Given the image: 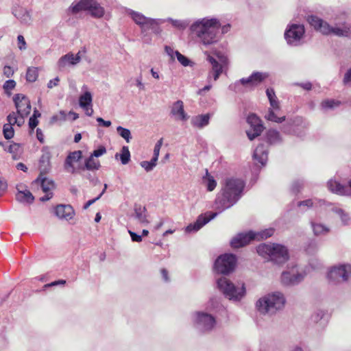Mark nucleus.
<instances>
[{"mask_svg":"<svg viewBox=\"0 0 351 351\" xmlns=\"http://www.w3.org/2000/svg\"><path fill=\"white\" fill-rule=\"evenodd\" d=\"M5 150L12 154L14 160H18L21 153V147L19 144L13 143L5 148Z\"/></svg>","mask_w":351,"mask_h":351,"instance_id":"40","label":"nucleus"},{"mask_svg":"<svg viewBox=\"0 0 351 351\" xmlns=\"http://www.w3.org/2000/svg\"><path fill=\"white\" fill-rule=\"evenodd\" d=\"M310 224L313 234L315 237L325 236L330 232V228L323 223L316 220H311Z\"/></svg>","mask_w":351,"mask_h":351,"instance_id":"30","label":"nucleus"},{"mask_svg":"<svg viewBox=\"0 0 351 351\" xmlns=\"http://www.w3.org/2000/svg\"><path fill=\"white\" fill-rule=\"evenodd\" d=\"M247 122L250 125V128L246 131V134L248 138L252 141L261 135L264 127L261 120L255 114H250L247 118Z\"/></svg>","mask_w":351,"mask_h":351,"instance_id":"17","label":"nucleus"},{"mask_svg":"<svg viewBox=\"0 0 351 351\" xmlns=\"http://www.w3.org/2000/svg\"><path fill=\"white\" fill-rule=\"evenodd\" d=\"M38 76V70L37 67H29L26 73V80L29 82H35Z\"/></svg>","mask_w":351,"mask_h":351,"instance_id":"47","label":"nucleus"},{"mask_svg":"<svg viewBox=\"0 0 351 351\" xmlns=\"http://www.w3.org/2000/svg\"><path fill=\"white\" fill-rule=\"evenodd\" d=\"M59 81L60 79L58 77H56L54 79L49 80V82L47 84V87L49 88H52L54 86H58Z\"/></svg>","mask_w":351,"mask_h":351,"instance_id":"60","label":"nucleus"},{"mask_svg":"<svg viewBox=\"0 0 351 351\" xmlns=\"http://www.w3.org/2000/svg\"><path fill=\"white\" fill-rule=\"evenodd\" d=\"M82 157V152L80 150L70 152L66 156L64 163V170L70 173L74 174L77 172L78 168L74 167V163L78 162Z\"/></svg>","mask_w":351,"mask_h":351,"instance_id":"20","label":"nucleus"},{"mask_svg":"<svg viewBox=\"0 0 351 351\" xmlns=\"http://www.w3.org/2000/svg\"><path fill=\"white\" fill-rule=\"evenodd\" d=\"M18 47L20 50H24L26 49V43L24 37L22 35H19L17 37Z\"/></svg>","mask_w":351,"mask_h":351,"instance_id":"56","label":"nucleus"},{"mask_svg":"<svg viewBox=\"0 0 351 351\" xmlns=\"http://www.w3.org/2000/svg\"><path fill=\"white\" fill-rule=\"evenodd\" d=\"M290 126L293 128L292 130L285 126L283 128V132L287 134L292 133L293 135L302 138L306 135V130L308 128V123L304 121L302 118H295L292 123H290Z\"/></svg>","mask_w":351,"mask_h":351,"instance_id":"18","label":"nucleus"},{"mask_svg":"<svg viewBox=\"0 0 351 351\" xmlns=\"http://www.w3.org/2000/svg\"><path fill=\"white\" fill-rule=\"evenodd\" d=\"M38 124V121L35 117H30L29 120V126L31 129L34 130Z\"/></svg>","mask_w":351,"mask_h":351,"instance_id":"61","label":"nucleus"},{"mask_svg":"<svg viewBox=\"0 0 351 351\" xmlns=\"http://www.w3.org/2000/svg\"><path fill=\"white\" fill-rule=\"evenodd\" d=\"M216 282L219 291L230 300L239 302L245 295L246 289L244 283L234 285L224 276L217 279Z\"/></svg>","mask_w":351,"mask_h":351,"instance_id":"8","label":"nucleus"},{"mask_svg":"<svg viewBox=\"0 0 351 351\" xmlns=\"http://www.w3.org/2000/svg\"><path fill=\"white\" fill-rule=\"evenodd\" d=\"M327 186L334 193L340 195H348L351 191V180L348 182V186L342 185L335 180H330L327 183Z\"/></svg>","mask_w":351,"mask_h":351,"instance_id":"23","label":"nucleus"},{"mask_svg":"<svg viewBox=\"0 0 351 351\" xmlns=\"http://www.w3.org/2000/svg\"><path fill=\"white\" fill-rule=\"evenodd\" d=\"M8 184L5 179L0 177V195H1L7 189Z\"/></svg>","mask_w":351,"mask_h":351,"instance_id":"58","label":"nucleus"},{"mask_svg":"<svg viewBox=\"0 0 351 351\" xmlns=\"http://www.w3.org/2000/svg\"><path fill=\"white\" fill-rule=\"evenodd\" d=\"M305 33L303 25L298 23L289 24L285 32V38L289 45L296 47L302 43Z\"/></svg>","mask_w":351,"mask_h":351,"instance_id":"14","label":"nucleus"},{"mask_svg":"<svg viewBox=\"0 0 351 351\" xmlns=\"http://www.w3.org/2000/svg\"><path fill=\"white\" fill-rule=\"evenodd\" d=\"M342 82L346 86H351V67L344 73Z\"/></svg>","mask_w":351,"mask_h":351,"instance_id":"50","label":"nucleus"},{"mask_svg":"<svg viewBox=\"0 0 351 351\" xmlns=\"http://www.w3.org/2000/svg\"><path fill=\"white\" fill-rule=\"evenodd\" d=\"M18 193L16 195L17 201L21 203L32 204L34 200V197L29 190H20L19 188Z\"/></svg>","mask_w":351,"mask_h":351,"instance_id":"33","label":"nucleus"},{"mask_svg":"<svg viewBox=\"0 0 351 351\" xmlns=\"http://www.w3.org/2000/svg\"><path fill=\"white\" fill-rule=\"evenodd\" d=\"M165 22H169L173 27L180 29L184 30L189 25V21L188 20H178L173 19L172 18L163 19Z\"/></svg>","mask_w":351,"mask_h":351,"instance_id":"37","label":"nucleus"},{"mask_svg":"<svg viewBox=\"0 0 351 351\" xmlns=\"http://www.w3.org/2000/svg\"><path fill=\"white\" fill-rule=\"evenodd\" d=\"M223 308L218 301L211 299L207 302L204 310L193 312L192 322L196 330L203 335H208L215 330L218 321L214 313Z\"/></svg>","mask_w":351,"mask_h":351,"instance_id":"3","label":"nucleus"},{"mask_svg":"<svg viewBox=\"0 0 351 351\" xmlns=\"http://www.w3.org/2000/svg\"><path fill=\"white\" fill-rule=\"evenodd\" d=\"M326 206L331 207L330 210L339 218L343 226H350L351 224V217L348 212L339 206L331 203H327Z\"/></svg>","mask_w":351,"mask_h":351,"instance_id":"24","label":"nucleus"},{"mask_svg":"<svg viewBox=\"0 0 351 351\" xmlns=\"http://www.w3.org/2000/svg\"><path fill=\"white\" fill-rule=\"evenodd\" d=\"M204 53L206 55V60L210 64V69L207 76L208 82H210L212 79L217 81L220 75L228 69V58L221 52H216L213 56L207 51Z\"/></svg>","mask_w":351,"mask_h":351,"instance_id":"11","label":"nucleus"},{"mask_svg":"<svg viewBox=\"0 0 351 351\" xmlns=\"http://www.w3.org/2000/svg\"><path fill=\"white\" fill-rule=\"evenodd\" d=\"M268 151L265 145H259L254 150L253 158L254 160L265 166L267 161Z\"/></svg>","mask_w":351,"mask_h":351,"instance_id":"29","label":"nucleus"},{"mask_svg":"<svg viewBox=\"0 0 351 351\" xmlns=\"http://www.w3.org/2000/svg\"><path fill=\"white\" fill-rule=\"evenodd\" d=\"M221 23L217 18L204 17L195 21L189 27L191 34L199 45L208 47L217 43L221 36L219 30Z\"/></svg>","mask_w":351,"mask_h":351,"instance_id":"2","label":"nucleus"},{"mask_svg":"<svg viewBox=\"0 0 351 351\" xmlns=\"http://www.w3.org/2000/svg\"><path fill=\"white\" fill-rule=\"evenodd\" d=\"M254 232L250 231L247 232H241L234 237L231 241L230 245L233 248H239L250 243L252 240H254Z\"/></svg>","mask_w":351,"mask_h":351,"instance_id":"19","label":"nucleus"},{"mask_svg":"<svg viewBox=\"0 0 351 351\" xmlns=\"http://www.w3.org/2000/svg\"><path fill=\"white\" fill-rule=\"evenodd\" d=\"M93 101V97L90 92L86 90L80 95L79 98V104L81 108L86 107L87 106H91Z\"/></svg>","mask_w":351,"mask_h":351,"instance_id":"41","label":"nucleus"},{"mask_svg":"<svg viewBox=\"0 0 351 351\" xmlns=\"http://www.w3.org/2000/svg\"><path fill=\"white\" fill-rule=\"evenodd\" d=\"M16 86V82L13 80H8L5 81L3 84V88L5 91L11 90Z\"/></svg>","mask_w":351,"mask_h":351,"instance_id":"51","label":"nucleus"},{"mask_svg":"<svg viewBox=\"0 0 351 351\" xmlns=\"http://www.w3.org/2000/svg\"><path fill=\"white\" fill-rule=\"evenodd\" d=\"M165 51L167 53V54L171 58V59L174 58L176 51H174L172 47H171L169 46H165Z\"/></svg>","mask_w":351,"mask_h":351,"instance_id":"62","label":"nucleus"},{"mask_svg":"<svg viewBox=\"0 0 351 351\" xmlns=\"http://www.w3.org/2000/svg\"><path fill=\"white\" fill-rule=\"evenodd\" d=\"M81 60V56H74L72 53L62 56L58 61V66L60 69H64L68 65H76Z\"/></svg>","mask_w":351,"mask_h":351,"instance_id":"27","label":"nucleus"},{"mask_svg":"<svg viewBox=\"0 0 351 351\" xmlns=\"http://www.w3.org/2000/svg\"><path fill=\"white\" fill-rule=\"evenodd\" d=\"M266 95L267 96L269 101L270 99H274L275 98H277L274 89L271 88H269L266 90Z\"/></svg>","mask_w":351,"mask_h":351,"instance_id":"59","label":"nucleus"},{"mask_svg":"<svg viewBox=\"0 0 351 351\" xmlns=\"http://www.w3.org/2000/svg\"><path fill=\"white\" fill-rule=\"evenodd\" d=\"M51 154L48 147H44L42 149V156L39 160L40 175H46L51 170Z\"/></svg>","mask_w":351,"mask_h":351,"instance_id":"21","label":"nucleus"},{"mask_svg":"<svg viewBox=\"0 0 351 351\" xmlns=\"http://www.w3.org/2000/svg\"><path fill=\"white\" fill-rule=\"evenodd\" d=\"M257 253L276 264H282L289 258L286 247L277 243H262L256 247Z\"/></svg>","mask_w":351,"mask_h":351,"instance_id":"7","label":"nucleus"},{"mask_svg":"<svg viewBox=\"0 0 351 351\" xmlns=\"http://www.w3.org/2000/svg\"><path fill=\"white\" fill-rule=\"evenodd\" d=\"M279 111L280 110H276L274 109H268V112L265 115V118L269 121L280 123L285 120V116H278Z\"/></svg>","mask_w":351,"mask_h":351,"instance_id":"36","label":"nucleus"},{"mask_svg":"<svg viewBox=\"0 0 351 351\" xmlns=\"http://www.w3.org/2000/svg\"><path fill=\"white\" fill-rule=\"evenodd\" d=\"M340 105V101L335 99H326L321 104V107L324 110L334 109Z\"/></svg>","mask_w":351,"mask_h":351,"instance_id":"44","label":"nucleus"},{"mask_svg":"<svg viewBox=\"0 0 351 351\" xmlns=\"http://www.w3.org/2000/svg\"><path fill=\"white\" fill-rule=\"evenodd\" d=\"M125 14L141 29V39L143 43L149 44L152 41L151 31L155 34H160L161 32L160 25L165 23L163 19H153L145 16L139 12L134 11L130 8L125 9Z\"/></svg>","mask_w":351,"mask_h":351,"instance_id":"4","label":"nucleus"},{"mask_svg":"<svg viewBox=\"0 0 351 351\" xmlns=\"http://www.w3.org/2000/svg\"><path fill=\"white\" fill-rule=\"evenodd\" d=\"M100 167V162L99 160L95 159L93 156L91 155L85 160V163L84 166H80L79 169L81 170H97Z\"/></svg>","mask_w":351,"mask_h":351,"instance_id":"34","label":"nucleus"},{"mask_svg":"<svg viewBox=\"0 0 351 351\" xmlns=\"http://www.w3.org/2000/svg\"><path fill=\"white\" fill-rule=\"evenodd\" d=\"M117 131L118 134L123 138L127 143H130L132 139V135L130 130L123 128L121 126H118L117 128Z\"/></svg>","mask_w":351,"mask_h":351,"instance_id":"48","label":"nucleus"},{"mask_svg":"<svg viewBox=\"0 0 351 351\" xmlns=\"http://www.w3.org/2000/svg\"><path fill=\"white\" fill-rule=\"evenodd\" d=\"M306 276V273L304 270L293 266L282 273L281 282L287 286H294L303 281Z\"/></svg>","mask_w":351,"mask_h":351,"instance_id":"16","label":"nucleus"},{"mask_svg":"<svg viewBox=\"0 0 351 351\" xmlns=\"http://www.w3.org/2000/svg\"><path fill=\"white\" fill-rule=\"evenodd\" d=\"M136 86L140 89V90H144L145 89V85L142 82V76L140 75L139 77H138L136 80Z\"/></svg>","mask_w":351,"mask_h":351,"instance_id":"63","label":"nucleus"},{"mask_svg":"<svg viewBox=\"0 0 351 351\" xmlns=\"http://www.w3.org/2000/svg\"><path fill=\"white\" fill-rule=\"evenodd\" d=\"M12 13L14 16L19 19L23 23L27 24L31 21V16L27 9L18 8L14 9Z\"/></svg>","mask_w":351,"mask_h":351,"instance_id":"32","label":"nucleus"},{"mask_svg":"<svg viewBox=\"0 0 351 351\" xmlns=\"http://www.w3.org/2000/svg\"><path fill=\"white\" fill-rule=\"evenodd\" d=\"M170 113L176 120L186 121L189 118L184 111V103L182 100H178L172 104Z\"/></svg>","mask_w":351,"mask_h":351,"instance_id":"22","label":"nucleus"},{"mask_svg":"<svg viewBox=\"0 0 351 351\" xmlns=\"http://www.w3.org/2000/svg\"><path fill=\"white\" fill-rule=\"evenodd\" d=\"M66 119V114L64 111H60L59 114L53 115L51 117L52 122H56L58 121H64Z\"/></svg>","mask_w":351,"mask_h":351,"instance_id":"52","label":"nucleus"},{"mask_svg":"<svg viewBox=\"0 0 351 351\" xmlns=\"http://www.w3.org/2000/svg\"><path fill=\"white\" fill-rule=\"evenodd\" d=\"M132 217L141 224L146 226L149 223L148 215L145 207L135 205Z\"/></svg>","mask_w":351,"mask_h":351,"instance_id":"26","label":"nucleus"},{"mask_svg":"<svg viewBox=\"0 0 351 351\" xmlns=\"http://www.w3.org/2000/svg\"><path fill=\"white\" fill-rule=\"evenodd\" d=\"M130 152L128 146H123L121 150V153H117L114 156L116 159L118 157L120 158L121 162L122 165H127L130 160Z\"/></svg>","mask_w":351,"mask_h":351,"instance_id":"38","label":"nucleus"},{"mask_svg":"<svg viewBox=\"0 0 351 351\" xmlns=\"http://www.w3.org/2000/svg\"><path fill=\"white\" fill-rule=\"evenodd\" d=\"M351 276V265L341 264L333 266L328 272V279L333 285L347 282Z\"/></svg>","mask_w":351,"mask_h":351,"instance_id":"13","label":"nucleus"},{"mask_svg":"<svg viewBox=\"0 0 351 351\" xmlns=\"http://www.w3.org/2000/svg\"><path fill=\"white\" fill-rule=\"evenodd\" d=\"M203 182L206 184L207 190L208 191H213L216 186L217 182L213 176H211L206 171V176L203 178Z\"/></svg>","mask_w":351,"mask_h":351,"instance_id":"42","label":"nucleus"},{"mask_svg":"<svg viewBox=\"0 0 351 351\" xmlns=\"http://www.w3.org/2000/svg\"><path fill=\"white\" fill-rule=\"evenodd\" d=\"M270 108L269 109H274L276 110H280V106L278 98L270 99L269 101Z\"/></svg>","mask_w":351,"mask_h":351,"instance_id":"54","label":"nucleus"},{"mask_svg":"<svg viewBox=\"0 0 351 351\" xmlns=\"http://www.w3.org/2000/svg\"><path fill=\"white\" fill-rule=\"evenodd\" d=\"M13 101L16 108V112H12L9 114L7 117V121L10 123H17V125L21 127L25 122V118L30 113V101L23 94H16L13 97Z\"/></svg>","mask_w":351,"mask_h":351,"instance_id":"10","label":"nucleus"},{"mask_svg":"<svg viewBox=\"0 0 351 351\" xmlns=\"http://www.w3.org/2000/svg\"><path fill=\"white\" fill-rule=\"evenodd\" d=\"M274 229L271 228H267V229H265L264 230L257 232H254V234H255L254 240L255 239L260 240V239H267L268 237H270L271 236H272L274 234Z\"/></svg>","mask_w":351,"mask_h":351,"instance_id":"46","label":"nucleus"},{"mask_svg":"<svg viewBox=\"0 0 351 351\" xmlns=\"http://www.w3.org/2000/svg\"><path fill=\"white\" fill-rule=\"evenodd\" d=\"M236 256L232 254H224L219 256L214 265L215 270L219 274H228L234 269Z\"/></svg>","mask_w":351,"mask_h":351,"instance_id":"15","label":"nucleus"},{"mask_svg":"<svg viewBox=\"0 0 351 351\" xmlns=\"http://www.w3.org/2000/svg\"><path fill=\"white\" fill-rule=\"evenodd\" d=\"M158 160H154V158H152L150 161H142L140 163V165L147 171H151L154 169V168L156 166Z\"/></svg>","mask_w":351,"mask_h":351,"instance_id":"49","label":"nucleus"},{"mask_svg":"<svg viewBox=\"0 0 351 351\" xmlns=\"http://www.w3.org/2000/svg\"><path fill=\"white\" fill-rule=\"evenodd\" d=\"M128 233L131 237V239L133 242L140 243L142 241V236L137 234L136 232H132V230H128Z\"/></svg>","mask_w":351,"mask_h":351,"instance_id":"57","label":"nucleus"},{"mask_svg":"<svg viewBox=\"0 0 351 351\" xmlns=\"http://www.w3.org/2000/svg\"><path fill=\"white\" fill-rule=\"evenodd\" d=\"M55 213L56 216L61 219L69 221L71 219L75 212L73 207L70 205L59 204L56 207Z\"/></svg>","mask_w":351,"mask_h":351,"instance_id":"25","label":"nucleus"},{"mask_svg":"<svg viewBox=\"0 0 351 351\" xmlns=\"http://www.w3.org/2000/svg\"><path fill=\"white\" fill-rule=\"evenodd\" d=\"M34 182L40 185V187L45 193L53 192L56 189V184L54 181L47 178L45 175H39L35 180Z\"/></svg>","mask_w":351,"mask_h":351,"instance_id":"28","label":"nucleus"},{"mask_svg":"<svg viewBox=\"0 0 351 351\" xmlns=\"http://www.w3.org/2000/svg\"><path fill=\"white\" fill-rule=\"evenodd\" d=\"M106 152V149L104 146H100L97 149L93 151L91 156L93 157H99Z\"/></svg>","mask_w":351,"mask_h":351,"instance_id":"53","label":"nucleus"},{"mask_svg":"<svg viewBox=\"0 0 351 351\" xmlns=\"http://www.w3.org/2000/svg\"><path fill=\"white\" fill-rule=\"evenodd\" d=\"M303 182L300 180H297L293 182L291 190L293 193H297L300 191V189L302 186Z\"/></svg>","mask_w":351,"mask_h":351,"instance_id":"55","label":"nucleus"},{"mask_svg":"<svg viewBox=\"0 0 351 351\" xmlns=\"http://www.w3.org/2000/svg\"><path fill=\"white\" fill-rule=\"evenodd\" d=\"M8 123L3 125V136L6 139H10L14 136V131L13 129V125L16 124L17 123Z\"/></svg>","mask_w":351,"mask_h":351,"instance_id":"43","label":"nucleus"},{"mask_svg":"<svg viewBox=\"0 0 351 351\" xmlns=\"http://www.w3.org/2000/svg\"><path fill=\"white\" fill-rule=\"evenodd\" d=\"M307 21L311 26L323 34L348 36L351 34V25L346 22L336 23L334 25H330L322 19L313 15L308 16Z\"/></svg>","mask_w":351,"mask_h":351,"instance_id":"5","label":"nucleus"},{"mask_svg":"<svg viewBox=\"0 0 351 351\" xmlns=\"http://www.w3.org/2000/svg\"><path fill=\"white\" fill-rule=\"evenodd\" d=\"M268 74L263 72H253L248 77H243L228 86V89L236 93H244L253 90L261 84Z\"/></svg>","mask_w":351,"mask_h":351,"instance_id":"9","label":"nucleus"},{"mask_svg":"<svg viewBox=\"0 0 351 351\" xmlns=\"http://www.w3.org/2000/svg\"><path fill=\"white\" fill-rule=\"evenodd\" d=\"M285 303L284 295L278 291L265 295L259 298L255 304L257 311L262 315H272L281 309Z\"/></svg>","mask_w":351,"mask_h":351,"instance_id":"6","label":"nucleus"},{"mask_svg":"<svg viewBox=\"0 0 351 351\" xmlns=\"http://www.w3.org/2000/svg\"><path fill=\"white\" fill-rule=\"evenodd\" d=\"M210 116L209 114H199L195 116L191 119L193 126L202 128L208 125Z\"/></svg>","mask_w":351,"mask_h":351,"instance_id":"31","label":"nucleus"},{"mask_svg":"<svg viewBox=\"0 0 351 351\" xmlns=\"http://www.w3.org/2000/svg\"><path fill=\"white\" fill-rule=\"evenodd\" d=\"M71 10L74 14L82 10H88L95 18H101L104 14V9L95 0H80L71 5Z\"/></svg>","mask_w":351,"mask_h":351,"instance_id":"12","label":"nucleus"},{"mask_svg":"<svg viewBox=\"0 0 351 351\" xmlns=\"http://www.w3.org/2000/svg\"><path fill=\"white\" fill-rule=\"evenodd\" d=\"M267 141L270 145H275L281 143L282 137L276 130H269L266 133Z\"/></svg>","mask_w":351,"mask_h":351,"instance_id":"35","label":"nucleus"},{"mask_svg":"<svg viewBox=\"0 0 351 351\" xmlns=\"http://www.w3.org/2000/svg\"><path fill=\"white\" fill-rule=\"evenodd\" d=\"M245 186V182L241 178L233 176L226 178L221 183V191L217 195L215 201V209L218 212H210L199 215L195 222L186 227L185 232L187 233L197 232L210 220L215 218L219 213L232 207L241 197Z\"/></svg>","mask_w":351,"mask_h":351,"instance_id":"1","label":"nucleus"},{"mask_svg":"<svg viewBox=\"0 0 351 351\" xmlns=\"http://www.w3.org/2000/svg\"><path fill=\"white\" fill-rule=\"evenodd\" d=\"M175 56H176L178 61L183 66H193L194 62L189 59L186 56L182 55L178 51H176Z\"/></svg>","mask_w":351,"mask_h":351,"instance_id":"45","label":"nucleus"},{"mask_svg":"<svg viewBox=\"0 0 351 351\" xmlns=\"http://www.w3.org/2000/svg\"><path fill=\"white\" fill-rule=\"evenodd\" d=\"M13 73H14V71L10 66H4L3 73L5 75H6V77H10L13 74Z\"/></svg>","mask_w":351,"mask_h":351,"instance_id":"64","label":"nucleus"},{"mask_svg":"<svg viewBox=\"0 0 351 351\" xmlns=\"http://www.w3.org/2000/svg\"><path fill=\"white\" fill-rule=\"evenodd\" d=\"M326 204L327 203L324 200L319 199H308L304 201H301L298 204V206L300 207L305 206L307 208H310L312 206H322L323 205Z\"/></svg>","mask_w":351,"mask_h":351,"instance_id":"39","label":"nucleus"}]
</instances>
